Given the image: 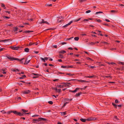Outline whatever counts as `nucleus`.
I'll list each match as a JSON object with an SVG mask.
<instances>
[{"label": "nucleus", "mask_w": 124, "mask_h": 124, "mask_svg": "<svg viewBox=\"0 0 124 124\" xmlns=\"http://www.w3.org/2000/svg\"><path fill=\"white\" fill-rule=\"evenodd\" d=\"M8 59H10L12 61L14 60H17L18 61L20 62L21 63H23V60L24 59V58H22L21 59H19L12 57L10 56L8 57Z\"/></svg>", "instance_id": "obj_1"}, {"label": "nucleus", "mask_w": 124, "mask_h": 124, "mask_svg": "<svg viewBox=\"0 0 124 124\" xmlns=\"http://www.w3.org/2000/svg\"><path fill=\"white\" fill-rule=\"evenodd\" d=\"M1 42H8V44H12L11 40L10 39H4L0 41Z\"/></svg>", "instance_id": "obj_2"}, {"label": "nucleus", "mask_w": 124, "mask_h": 124, "mask_svg": "<svg viewBox=\"0 0 124 124\" xmlns=\"http://www.w3.org/2000/svg\"><path fill=\"white\" fill-rule=\"evenodd\" d=\"M13 113L17 115L23 116V114L20 112H18L17 111H14Z\"/></svg>", "instance_id": "obj_3"}, {"label": "nucleus", "mask_w": 124, "mask_h": 124, "mask_svg": "<svg viewBox=\"0 0 124 124\" xmlns=\"http://www.w3.org/2000/svg\"><path fill=\"white\" fill-rule=\"evenodd\" d=\"M10 48L13 50H17L20 48V47L19 46L16 47L14 46H11Z\"/></svg>", "instance_id": "obj_4"}, {"label": "nucleus", "mask_w": 124, "mask_h": 124, "mask_svg": "<svg viewBox=\"0 0 124 124\" xmlns=\"http://www.w3.org/2000/svg\"><path fill=\"white\" fill-rule=\"evenodd\" d=\"M62 84L63 85H64L66 87H70V85H71V84L70 83H62Z\"/></svg>", "instance_id": "obj_5"}, {"label": "nucleus", "mask_w": 124, "mask_h": 124, "mask_svg": "<svg viewBox=\"0 0 124 124\" xmlns=\"http://www.w3.org/2000/svg\"><path fill=\"white\" fill-rule=\"evenodd\" d=\"M42 21H40L39 22V23L40 24H42L43 23H46L48 24H49V23L46 21H44V20L43 19H42L41 20Z\"/></svg>", "instance_id": "obj_6"}, {"label": "nucleus", "mask_w": 124, "mask_h": 124, "mask_svg": "<svg viewBox=\"0 0 124 124\" xmlns=\"http://www.w3.org/2000/svg\"><path fill=\"white\" fill-rule=\"evenodd\" d=\"M30 92V91L29 90H26L22 92V93L24 94H28Z\"/></svg>", "instance_id": "obj_7"}, {"label": "nucleus", "mask_w": 124, "mask_h": 124, "mask_svg": "<svg viewBox=\"0 0 124 124\" xmlns=\"http://www.w3.org/2000/svg\"><path fill=\"white\" fill-rule=\"evenodd\" d=\"M96 119V118L94 117H90L87 119V120L88 121L94 120Z\"/></svg>", "instance_id": "obj_8"}, {"label": "nucleus", "mask_w": 124, "mask_h": 124, "mask_svg": "<svg viewBox=\"0 0 124 124\" xmlns=\"http://www.w3.org/2000/svg\"><path fill=\"white\" fill-rule=\"evenodd\" d=\"M73 22V21H71L69 23H68L67 24L65 25H64L63 26V27H66L70 25Z\"/></svg>", "instance_id": "obj_9"}, {"label": "nucleus", "mask_w": 124, "mask_h": 124, "mask_svg": "<svg viewBox=\"0 0 124 124\" xmlns=\"http://www.w3.org/2000/svg\"><path fill=\"white\" fill-rule=\"evenodd\" d=\"M79 89V88H76L75 90L73 91H70L73 93H76L77 92V90Z\"/></svg>", "instance_id": "obj_10"}, {"label": "nucleus", "mask_w": 124, "mask_h": 124, "mask_svg": "<svg viewBox=\"0 0 124 124\" xmlns=\"http://www.w3.org/2000/svg\"><path fill=\"white\" fill-rule=\"evenodd\" d=\"M80 120L82 122H85L86 120H87V119H85L83 118H81L80 119Z\"/></svg>", "instance_id": "obj_11"}, {"label": "nucleus", "mask_w": 124, "mask_h": 124, "mask_svg": "<svg viewBox=\"0 0 124 124\" xmlns=\"http://www.w3.org/2000/svg\"><path fill=\"white\" fill-rule=\"evenodd\" d=\"M29 49L28 48H26L24 49V51L26 52H29Z\"/></svg>", "instance_id": "obj_12"}, {"label": "nucleus", "mask_w": 124, "mask_h": 124, "mask_svg": "<svg viewBox=\"0 0 124 124\" xmlns=\"http://www.w3.org/2000/svg\"><path fill=\"white\" fill-rule=\"evenodd\" d=\"M30 61V60H28V61H27V60H25V63H24V64H27L28 63H29V62Z\"/></svg>", "instance_id": "obj_13"}, {"label": "nucleus", "mask_w": 124, "mask_h": 124, "mask_svg": "<svg viewBox=\"0 0 124 124\" xmlns=\"http://www.w3.org/2000/svg\"><path fill=\"white\" fill-rule=\"evenodd\" d=\"M39 119L44 121H46L47 120V119H46L44 118H39Z\"/></svg>", "instance_id": "obj_14"}, {"label": "nucleus", "mask_w": 124, "mask_h": 124, "mask_svg": "<svg viewBox=\"0 0 124 124\" xmlns=\"http://www.w3.org/2000/svg\"><path fill=\"white\" fill-rule=\"evenodd\" d=\"M1 6L4 9H6V7L4 5V4L3 3L1 4Z\"/></svg>", "instance_id": "obj_15"}, {"label": "nucleus", "mask_w": 124, "mask_h": 124, "mask_svg": "<svg viewBox=\"0 0 124 124\" xmlns=\"http://www.w3.org/2000/svg\"><path fill=\"white\" fill-rule=\"evenodd\" d=\"M78 81L81 82L82 83H83L84 82H88V81H86L85 80H78Z\"/></svg>", "instance_id": "obj_16"}, {"label": "nucleus", "mask_w": 124, "mask_h": 124, "mask_svg": "<svg viewBox=\"0 0 124 124\" xmlns=\"http://www.w3.org/2000/svg\"><path fill=\"white\" fill-rule=\"evenodd\" d=\"M81 19V18H79L78 19H76L74 20L73 21V22H78L79 20H80Z\"/></svg>", "instance_id": "obj_17"}, {"label": "nucleus", "mask_w": 124, "mask_h": 124, "mask_svg": "<svg viewBox=\"0 0 124 124\" xmlns=\"http://www.w3.org/2000/svg\"><path fill=\"white\" fill-rule=\"evenodd\" d=\"M14 111H9L7 112V114H10L11 113H13V112Z\"/></svg>", "instance_id": "obj_18"}, {"label": "nucleus", "mask_w": 124, "mask_h": 124, "mask_svg": "<svg viewBox=\"0 0 124 124\" xmlns=\"http://www.w3.org/2000/svg\"><path fill=\"white\" fill-rule=\"evenodd\" d=\"M59 58H63V57L62 56V54H60V56L59 57Z\"/></svg>", "instance_id": "obj_19"}, {"label": "nucleus", "mask_w": 124, "mask_h": 124, "mask_svg": "<svg viewBox=\"0 0 124 124\" xmlns=\"http://www.w3.org/2000/svg\"><path fill=\"white\" fill-rule=\"evenodd\" d=\"M81 94H82L81 92H79L78 93H77L76 94V96H79Z\"/></svg>", "instance_id": "obj_20"}, {"label": "nucleus", "mask_w": 124, "mask_h": 124, "mask_svg": "<svg viewBox=\"0 0 124 124\" xmlns=\"http://www.w3.org/2000/svg\"><path fill=\"white\" fill-rule=\"evenodd\" d=\"M61 114L62 115H66V112H62L61 113Z\"/></svg>", "instance_id": "obj_21"}, {"label": "nucleus", "mask_w": 124, "mask_h": 124, "mask_svg": "<svg viewBox=\"0 0 124 124\" xmlns=\"http://www.w3.org/2000/svg\"><path fill=\"white\" fill-rule=\"evenodd\" d=\"M40 58L42 60L43 62H45L46 61L45 60V58H42V57H41Z\"/></svg>", "instance_id": "obj_22"}, {"label": "nucleus", "mask_w": 124, "mask_h": 124, "mask_svg": "<svg viewBox=\"0 0 124 124\" xmlns=\"http://www.w3.org/2000/svg\"><path fill=\"white\" fill-rule=\"evenodd\" d=\"M33 31H25L24 32V33H29L30 32H32Z\"/></svg>", "instance_id": "obj_23"}, {"label": "nucleus", "mask_w": 124, "mask_h": 124, "mask_svg": "<svg viewBox=\"0 0 124 124\" xmlns=\"http://www.w3.org/2000/svg\"><path fill=\"white\" fill-rule=\"evenodd\" d=\"M22 110L24 113H25L28 112V110L23 109H22Z\"/></svg>", "instance_id": "obj_24"}, {"label": "nucleus", "mask_w": 124, "mask_h": 124, "mask_svg": "<svg viewBox=\"0 0 124 124\" xmlns=\"http://www.w3.org/2000/svg\"><path fill=\"white\" fill-rule=\"evenodd\" d=\"M79 38L78 37H75L74 38V39L76 41H78V40Z\"/></svg>", "instance_id": "obj_25"}, {"label": "nucleus", "mask_w": 124, "mask_h": 124, "mask_svg": "<svg viewBox=\"0 0 124 124\" xmlns=\"http://www.w3.org/2000/svg\"><path fill=\"white\" fill-rule=\"evenodd\" d=\"M112 105H113L115 108H117V106L113 103H112Z\"/></svg>", "instance_id": "obj_26"}, {"label": "nucleus", "mask_w": 124, "mask_h": 124, "mask_svg": "<svg viewBox=\"0 0 124 124\" xmlns=\"http://www.w3.org/2000/svg\"><path fill=\"white\" fill-rule=\"evenodd\" d=\"M66 52L64 51H60L59 52L60 53H62V54H63L64 53H65Z\"/></svg>", "instance_id": "obj_27"}, {"label": "nucleus", "mask_w": 124, "mask_h": 124, "mask_svg": "<svg viewBox=\"0 0 124 124\" xmlns=\"http://www.w3.org/2000/svg\"><path fill=\"white\" fill-rule=\"evenodd\" d=\"M94 44H95V43H94L93 42L90 43H89V45H94Z\"/></svg>", "instance_id": "obj_28"}, {"label": "nucleus", "mask_w": 124, "mask_h": 124, "mask_svg": "<svg viewBox=\"0 0 124 124\" xmlns=\"http://www.w3.org/2000/svg\"><path fill=\"white\" fill-rule=\"evenodd\" d=\"M88 67L89 68H91L93 69L95 67V66H91L89 65Z\"/></svg>", "instance_id": "obj_29"}, {"label": "nucleus", "mask_w": 124, "mask_h": 124, "mask_svg": "<svg viewBox=\"0 0 124 124\" xmlns=\"http://www.w3.org/2000/svg\"><path fill=\"white\" fill-rule=\"evenodd\" d=\"M118 63L119 64H121L123 65H124V63L122 62H118Z\"/></svg>", "instance_id": "obj_30"}, {"label": "nucleus", "mask_w": 124, "mask_h": 124, "mask_svg": "<svg viewBox=\"0 0 124 124\" xmlns=\"http://www.w3.org/2000/svg\"><path fill=\"white\" fill-rule=\"evenodd\" d=\"M91 12V11L90 10H89L86 11L85 12L86 13H90Z\"/></svg>", "instance_id": "obj_31"}, {"label": "nucleus", "mask_w": 124, "mask_h": 124, "mask_svg": "<svg viewBox=\"0 0 124 124\" xmlns=\"http://www.w3.org/2000/svg\"><path fill=\"white\" fill-rule=\"evenodd\" d=\"M39 116V115H33L32 116V117H37V116Z\"/></svg>", "instance_id": "obj_32"}, {"label": "nucleus", "mask_w": 124, "mask_h": 124, "mask_svg": "<svg viewBox=\"0 0 124 124\" xmlns=\"http://www.w3.org/2000/svg\"><path fill=\"white\" fill-rule=\"evenodd\" d=\"M115 102L116 103H117L119 102V101H118V100L117 99L115 101Z\"/></svg>", "instance_id": "obj_33"}, {"label": "nucleus", "mask_w": 124, "mask_h": 124, "mask_svg": "<svg viewBox=\"0 0 124 124\" xmlns=\"http://www.w3.org/2000/svg\"><path fill=\"white\" fill-rule=\"evenodd\" d=\"M48 102L51 104H52L53 103V102L52 101H50Z\"/></svg>", "instance_id": "obj_34"}, {"label": "nucleus", "mask_w": 124, "mask_h": 124, "mask_svg": "<svg viewBox=\"0 0 124 124\" xmlns=\"http://www.w3.org/2000/svg\"><path fill=\"white\" fill-rule=\"evenodd\" d=\"M35 43H34L30 42L29 44L30 45H34Z\"/></svg>", "instance_id": "obj_35"}, {"label": "nucleus", "mask_w": 124, "mask_h": 124, "mask_svg": "<svg viewBox=\"0 0 124 124\" xmlns=\"http://www.w3.org/2000/svg\"><path fill=\"white\" fill-rule=\"evenodd\" d=\"M18 28L16 27L15 28V29H14V31H17L18 30Z\"/></svg>", "instance_id": "obj_36"}, {"label": "nucleus", "mask_w": 124, "mask_h": 124, "mask_svg": "<svg viewBox=\"0 0 124 124\" xmlns=\"http://www.w3.org/2000/svg\"><path fill=\"white\" fill-rule=\"evenodd\" d=\"M58 87L59 88H61L63 87V86L60 85H58Z\"/></svg>", "instance_id": "obj_37"}, {"label": "nucleus", "mask_w": 124, "mask_h": 124, "mask_svg": "<svg viewBox=\"0 0 124 124\" xmlns=\"http://www.w3.org/2000/svg\"><path fill=\"white\" fill-rule=\"evenodd\" d=\"M89 21V19H84V20H83V22H85V21Z\"/></svg>", "instance_id": "obj_38"}, {"label": "nucleus", "mask_w": 124, "mask_h": 124, "mask_svg": "<svg viewBox=\"0 0 124 124\" xmlns=\"http://www.w3.org/2000/svg\"><path fill=\"white\" fill-rule=\"evenodd\" d=\"M68 103V102H65V103L64 104V105H63V107H65V106H66V104H67Z\"/></svg>", "instance_id": "obj_39"}, {"label": "nucleus", "mask_w": 124, "mask_h": 124, "mask_svg": "<svg viewBox=\"0 0 124 124\" xmlns=\"http://www.w3.org/2000/svg\"><path fill=\"white\" fill-rule=\"evenodd\" d=\"M73 67V66H67L68 68H72Z\"/></svg>", "instance_id": "obj_40"}, {"label": "nucleus", "mask_w": 124, "mask_h": 124, "mask_svg": "<svg viewBox=\"0 0 124 124\" xmlns=\"http://www.w3.org/2000/svg\"><path fill=\"white\" fill-rule=\"evenodd\" d=\"M103 12H102L100 11L97 12L96 13V14H98L101 13H102Z\"/></svg>", "instance_id": "obj_41"}, {"label": "nucleus", "mask_w": 124, "mask_h": 124, "mask_svg": "<svg viewBox=\"0 0 124 124\" xmlns=\"http://www.w3.org/2000/svg\"><path fill=\"white\" fill-rule=\"evenodd\" d=\"M61 89H60L58 90L57 89V90L56 91V92H60L61 91Z\"/></svg>", "instance_id": "obj_42"}, {"label": "nucleus", "mask_w": 124, "mask_h": 124, "mask_svg": "<svg viewBox=\"0 0 124 124\" xmlns=\"http://www.w3.org/2000/svg\"><path fill=\"white\" fill-rule=\"evenodd\" d=\"M61 67L63 68H67V66H62Z\"/></svg>", "instance_id": "obj_43"}, {"label": "nucleus", "mask_w": 124, "mask_h": 124, "mask_svg": "<svg viewBox=\"0 0 124 124\" xmlns=\"http://www.w3.org/2000/svg\"><path fill=\"white\" fill-rule=\"evenodd\" d=\"M1 112L2 113H6V112L4 110L1 111Z\"/></svg>", "instance_id": "obj_44"}, {"label": "nucleus", "mask_w": 124, "mask_h": 124, "mask_svg": "<svg viewBox=\"0 0 124 124\" xmlns=\"http://www.w3.org/2000/svg\"><path fill=\"white\" fill-rule=\"evenodd\" d=\"M94 77V76H87V77L89 78H92Z\"/></svg>", "instance_id": "obj_45"}, {"label": "nucleus", "mask_w": 124, "mask_h": 124, "mask_svg": "<svg viewBox=\"0 0 124 124\" xmlns=\"http://www.w3.org/2000/svg\"><path fill=\"white\" fill-rule=\"evenodd\" d=\"M33 74L35 76H39V75L38 74H36L35 73H33Z\"/></svg>", "instance_id": "obj_46"}, {"label": "nucleus", "mask_w": 124, "mask_h": 124, "mask_svg": "<svg viewBox=\"0 0 124 124\" xmlns=\"http://www.w3.org/2000/svg\"><path fill=\"white\" fill-rule=\"evenodd\" d=\"M33 121H38L39 120L41 121V120H39L38 119H34L33 120Z\"/></svg>", "instance_id": "obj_47"}, {"label": "nucleus", "mask_w": 124, "mask_h": 124, "mask_svg": "<svg viewBox=\"0 0 124 124\" xmlns=\"http://www.w3.org/2000/svg\"><path fill=\"white\" fill-rule=\"evenodd\" d=\"M73 37H71V38H69L67 39L68 40H70L71 39H73Z\"/></svg>", "instance_id": "obj_48"}, {"label": "nucleus", "mask_w": 124, "mask_h": 124, "mask_svg": "<svg viewBox=\"0 0 124 124\" xmlns=\"http://www.w3.org/2000/svg\"><path fill=\"white\" fill-rule=\"evenodd\" d=\"M38 76H36L33 77V78H38Z\"/></svg>", "instance_id": "obj_49"}, {"label": "nucleus", "mask_w": 124, "mask_h": 124, "mask_svg": "<svg viewBox=\"0 0 124 124\" xmlns=\"http://www.w3.org/2000/svg\"><path fill=\"white\" fill-rule=\"evenodd\" d=\"M34 53H35L36 54H38L39 53V51H34Z\"/></svg>", "instance_id": "obj_50"}, {"label": "nucleus", "mask_w": 124, "mask_h": 124, "mask_svg": "<svg viewBox=\"0 0 124 124\" xmlns=\"http://www.w3.org/2000/svg\"><path fill=\"white\" fill-rule=\"evenodd\" d=\"M105 20L106 21L108 22H110V21L108 19H105Z\"/></svg>", "instance_id": "obj_51"}, {"label": "nucleus", "mask_w": 124, "mask_h": 124, "mask_svg": "<svg viewBox=\"0 0 124 124\" xmlns=\"http://www.w3.org/2000/svg\"><path fill=\"white\" fill-rule=\"evenodd\" d=\"M96 20L97 22H101V20H97V19H96Z\"/></svg>", "instance_id": "obj_52"}, {"label": "nucleus", "mask_w": 124, "mask_h": 124, "mask_svg": "<svg viewBox=\"0 0 124 124\" xmlns=\"http://www.w3.org/2000/svg\"><path fill=\"white\" fill-rule=\"evenodd\" d=\"M6 70V69H1V70L3 71H5Z\"/></svg>", "instance_id": "obj_53"}, {"label": "nucleus", "mask_w": 124, "mask_h": 124, "mask_svg": "<svg viewBox=\"0 0 124 124\" xmlns=\"http://www.w3.org/2000/svg\"><path fill=\"white\" fill-rule=\"evenodd\" d=\"M21 98L20 97H17L16 98V99H21Z\"/></svg>", "instance_id": "obj_54"}, {"label": "nucleus", "mask_w": 124, "mask_h": 124, "mask_svg": "<svg viewBox=\"0 0 124 124\" xmlns=\"http://www.w3.org/2000/svg\"><path fill=\"white\" fill-rule=\"evenodd\" d=\"M45 60H47L48 59V57H45Z\"/></svg>", "instance_id": "obj_55"}, {"label": "nucleus", "mask_w": 124, "mask_h": 124, "mask_svg": "<svg viewBox=\"0 0 124 124\" xmlns=\"http://www.w3.org/2000/svg\"><path fill=\"white\" fill-rule=\"evenodd\" d=\"M111 64L112 65H113V64L116 65V64L115 63L113 62L111 63Z\"/></svg>", "instance_id": "obj_56"}, {"label": "nucleus", "mask_w": 124, "mask_h": 124, "mask_svg": "<svg viewBox=\"0 0 124 124\" xmlns=\"http://www.w3.org/2000/svg\"><path fill=\"white\" fill-rule=\"evenodd\" d=\"M80 61V60L78 59H76L75 60V61Z\"/></svg>", "instance_id": "obj_57"}, {"label": "nucleus", "mask_w": 124, "mask_h": 124, "mask_svg": "<svg viewBox=\"0 0 124 124\" xmlns=\"http://www.w3.org/2000/svg\"><path fill=\"white\" fill-rule=\"evenodd\" d=\"M53 47L55 48H56L57 47V46L56 45H54Z\"/></svg>", "instance_id": "obj_58"}, {"label": "nucleus", "mask_w": 124, "mask_h": 124, "mask_svg": "<svg viewBox=\"0 0 124 124\" xmlns=\"http://www.w3.org/2000/svg\"><path fill=\"white\" fill-rule=\"evenodd\" d=\"M111 12H112L114 13L115 12V11L114 10H112L111 11Z\"/></svg>", "instance_id": "obj_59"}, {"label": "nucleus", "mask_w": 124, "mask_h": 124, "mask_svg": "<svg viewBox=\"0 0 124 124\" xmlns=\"http://www.w3.org/2000/svg\"><path fill=\"white\" fill-rule=\"evenodd\" d=\"M5 12L6 13H7L8 14H10V11H5Z\"/></svg>", "instance_id": "obj_60"}, {"label": "nucleus", "mask_w": 124, "mask_h": 124, "mask_svg": "<svg viewBox=\"0 0 124 124\" xmlns=\"http://www.w3.org/2000/svg\"><path fill=\"white\" fill-rule=\"evenodd\" d=\"M103 24L104 25H106V26H108V24H106V23H103Z\"/></svg>", "instance_id": "obj_61"}, {"label": "nucleus", "mask_w": 124, "mask_h": 124, "mask_svg": "<svg viewBox=\"0 0 124 124\" xmlns=\"http://www.w3.org/2000/svg\"><path fill=\"white\" fill-rule=\"evenodd\" d=\"M18 85H20V86H21V85H22V84L21 83H18Z\"/></svg>", "instance_id": "obj_62"}, {"label": "nucleus", "mask_w": 124, "mask_h": 124, "mask_svg": "<svg viewBox=\"0 0 124 124\" xmlns=\"http://www.w3.org/2000/svg\"><path fill=\"white\" fill-rule=\"evenodd\" d=\"M3 49V48H0V52L2 51Z\"/></svg>", "instance_id": "obj_63"}, {"label": "nucleus", "mask_w": 124, "mask_h": 124, "mask_svg": "<svg viewBox=\"0 0 124 124\" xmlns=\"http://www.w3.org/2000/svg\"><path fill=\"white\" fill-rule=\"evenodd\" d=\"M68 49H70V50H72L73 49L72 48L70 47L68 48Z\"/></svg>", "instance_id": "obj_64"}]
</instances>
